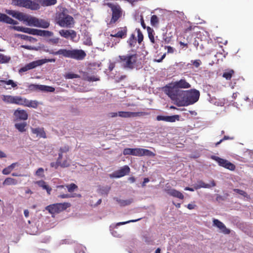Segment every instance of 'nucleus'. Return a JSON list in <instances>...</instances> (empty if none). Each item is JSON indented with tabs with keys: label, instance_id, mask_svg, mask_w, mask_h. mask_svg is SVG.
<instances>
[{
	"label": "nucleus",
	"instance_id": "5fc2aeb1",
	"mask_svg": "<svg viewBox=\"0 0 253 253\" xmlns=\"http://www.w3.org/2000/svg\"><path fill=\"white\" fill-rule=\"evenodd\" d=\"M233 191L243 196L244 197L250 198V196L248 195V194L244 191L239 189H234Z\"/></svg>",
	"mask_w": 253,
	"mask_h": 253
},
{
	"label": "nucleus",
	"instance_id": "58836bf2",
	"mask_svg": "<svg viewBox=\"0 0 253 253\" xmlns=\"http://www.w3.org/2000/svg\"><path fill=\"white\" fill-rule=\"evenodd\" d=\"M81 197V195L80 194L74 193L73 194H60L58 196V198L65 199V198H74V197Z\"/></svg>",
	"mask_w": 253,
	"mask_h": 253
},
{
	"label": "nucleus",
	"instance_id": "37998d69",
	"mask_svg": "<svg viewBox=\"0 0 253 253\" xmlns=\"http://www.w3.org/2000/svg\"><path fill=\"white\" fill-rule=\"evenodd\" d=\"M10 60V57L0 53V63L4 64L8 63Z\"/></svg>",
	"mask_w": 253,
	"mask_h": 253
},
{
	"label": "nucleus",
	"instance_id": "a18cd8bd",
	"mask_svg": "<svg viewBox=\"0 0 253 253\" xmlns=\"http://www.w3.org/2000/svg\"><path fill=\"white\" fill-rule=\"evenodd\" d=\"M127 42L129 44L130 47L134 46L136 44V39L135 37V35L134 34H132L127 41Z\"/></svg>",
	"mask_w": 253,
	"mask_h": 253
},
{
	"label": "nucleus",
	"instance_id": "864d4df0",
	"mask_svg": "<svg viewBox=\"0 0 253 253\" xmlns=\"http://www.w3.org/2000/svg\"><path fill=\"white\" fill-rule=\"evenodd\" d=\"M41 87H42L41 88V90L46 92H54L55 90V88L52 86L42 85V86H41Z\"/></svg>",
	"mask_w": 253,
	"mask_h": 253
},
{
	"label": "nucleus",
	"instance_id": "423d86ee",
	"mask_svg": "<svg viewBox=\"0 0 253 253\" xmlns=\"http://www.w3.org/2000/svg\"><path fill=\"white\" fill-rule=\"evenodd\" d=\"M71 206L69 203H56L49 205L45 207V210L51 214L59 213L66 210Z\"/></svg>",
	"mask_w": 253,
	"mask_h": 253
},
{
	"label": "nucleus",
	"instance_id": "69168bd1",
	"mask_svg": "<svg viewBox=\"0 0 253 253\" xmlns=\"http://www.w3.org/2000/svg\"><path fill=\"white\" fill-rule=\"evenodd\" d=\"M11 170H10V169H9V168L8 166L7 168H4L2 170V172L3 174L7 175V174H9L11 172Z\"/></svg>",
	"mask_w": 253,
	"mask_h": 253
},
{
	"label": "nucleus",
	"instance_id": "c756f323",
	"mask_svg": "<svg viewBox=\"0 0 253 253\" xmlns=\"http://www.w3.org/2000/svg\"><path fill=\"white\" fill-rule=\"evenodd\" d=\"M37 2L43 6H48L55 4L57 0H37Z\"/></svg>",
	"mask_w": 253,
	"mask_h": 253
},
{
	"label": "nucleus",
	"instance_id": "a211bd4d",
	"mask_svg": "<svg viewBox=\"0 0 253 253\" xmlns=\"http://www.w3.org/2000/svg\"><path fill=\"white\" fill-rule=\"evenodd\" d=\"M165 191L168 194L173 197L177 198L181 200L184 199L183 194L176 189L167 188L165 189Z\"/></svg>",
	"mask_w": 253,
	"mask_h": 253
},
{
	"label": "nucleus",
	"instance_id": "393cba45",
	"mask_svg": "<svg viewBox=\"0 0 253 253\" xmlns=\"http://www.w3.org/2000/svg\"><path fill=\"white\" fill-rule=\"evenodd\" d=\"M139 148H125L123 151L124 155H131L133 156H138Z\"/></svg>",
	"mask_w": 253,
	"mask_h": 253
},
{
	"label": "nucleus",
	"instance_id": "79ce46f5",
	"mask_svg": "<svg viewBox=\"0 0 253 253\" xmlns=\"http://www.w3.org/2000/svg\"><path fill=\"white\" fill-rule=\"evenodd\" d=\"M3 84L7 85H11V87L14 88L17 86V84L12 80L5 81L3 80H0V85H2Z\"/></svg>",
	"mask_w": 253,
	"mask_h": 253
},
{
	"label": "nucleus",
	"instance_id": "2f4dec72",
	"mask_svg": "<svg viewBox=\"0 0 253 253\" xmlns=\"http://www.w3.org/2000/svg\"><path fill=\"white\" fill-rule=\"evenodd\" d=\"M118 203L121 207H125L126 206L129 205L133 201L132 199H129L127 200H122L117 198H115Z\"/></svg>",
	"mask_w": 253,
	"mask_h": 253
},
{
	"label": "nucleus",
	"instance_id": "a19ab883",
	"mask_svg": "<svg viewBox=\"0 0 253 253\" xmlns=\"http://www.w3.org/2000/svg\"><path fill=\"white\" fill-rule=\"evenodd\" d=\"M180 120V116L178 115H174L173 116H167V122L173 123Z\"/></svg>",
	"mask_w": 253,
	"mask_h": 253
},
{
	"label": "nucleus",
	"instance_id": "09e8293b",
	"mask_svg": "<svg viewBox=\"0 0 253 253\" xmlns=\"http://www.w3.org/2000/svg\"><path fill=\"white\" fill-rule=\"evenodd\" d=\"M66 187L67 188L68 191L69 192H73L75 190L78 189V186L74 183H71L70 184H68L65 185Z\"/></svg>",
	"mask_w": 253,
	"mask_h": 253
},
{
	"label": "nucleus",
	"instance_id": "bb28decb",
	"mask_svg": "<svg viewBox=\"0 0 253 253\" xmlns=\"http://www.w3.org/2000/svg\"><path fill=\"white\" fill-rule=\"evenodd\" d=\"M39 21V19L35 17H32V16H27L26 21L27 23V25L29 26H33L35 27H37L38 25V22Z\"/></svg>",
	"mask_w": 253,
	"mask_h": 253
},
{
	"label": "nucleus",
	"instance_id": "f8f14e48",
	"mask_svg": "<svg viewBox=\"0 0 253 253\" xmlns=\"http://www.w3.org/2000/svg\"><path fill=\"white\" fill-rule=\"evenodd\" d=\"M147 114L144 112H132L127 111H119L118 112V116L124 118H134L137 117H141L146 115Z\"/></svg>",
	"mask_w": 253,
	"mask_h": 253
},
{
	"label": "nucleus",
	"instance_id": "6ab92c4d",
	"mask_svg": "<svg viewBox=\"0 0 253 253\" xmlns=\"http://www.w3.org/2000/svg\"><path fill=\"white\" fill-rule=\"evenodd\" d=\"M38 66H39L38 63V61H34L26 64L24 67L21 68L19 70V73H22L23 72H25L28 70L33 69Z\"/></svg>",
	"mask_w": 253,
	"mask_h": 253
},
{
	"label": "nucleus",
	"instance_id": "9d476101",
	"mask_svg": "<svg viewBox=\"0 0 253 253\" xmlns=\"http://www.w3.org/2000/svg\"><path fill=\"white\" fill-rule=\"evenodd\" d=\"M50 167L57 169L59 167L63 168H67L70 165V160L67 156H66L65 159L62 161L61 159L57 158L55 162L50 163Z\"/></svg>",
	"mask_w": 253,
	"mask_h": 253
},
{
	"label": "nucleus",
	"instance_id": "6e6d98bb",
	"mask_svg": "<svg viewBox=\"0 0 253 253\" xmlns=\"http://www.w3.org/2000/svg\"><path fill=\"white\" fill-rule=\"evenodd\" d=\"M137 32V41L139 43H141L143 40V35L139 29H136Z\"/></svg>",
	"mask_w": 253,
	"mask_h": 253
},
{
	"label": "nucleus",
	"instance_id": "c03bdc74",
	"mask_svg": "<svg viewBox=\"0 0 253 253\" xmlns=\"http://www.w3.org/2000/svg\"><path fill=\"white\" fill-rule=\"evenodd\" d=\"M27 16V15L24 14L23 13L18 11L16 14L15 18L20 21L25 22Z\"/></svg>",
	"mask_w": 253,
	"mask_h": 253
},
{
	"label": "nucleus",
	"instance_id": "0eeeda50",
	"mask_svg": "<svg viewBox=\"0 0 253 253\" xmlns=\"http://www.w3.org/2000/svg\"><path fill=\"white\" fill-rule=\"evenodd\" d=\"M2 100L7 104H13L24 106L25 98L18 95H3Z\"/></svg>",
	"mask_w": 253,
	"mask_h": 253
},
{
	"label": "nucleus",
	"instance_id": "8fccbe9b",
	"mask_svg": "<svg viewBox=\"0 0 253 253\" xmlns=\"http://www.w3.org/2000/svg\"><path fill=\"white\" fill-rule=\"evenodd\" d=\"M151 24L153 26H156L159 23V19L157 15H153L151 17Z\"/></svg>",
	"mask_w": 253,
	"mask_h": 253
},
{
	"label": "nucleus",
	"instance_id": "de8ad7c7",
	"mask_svg": "<svg viewBox=\"0 0 253 253\" xmlns=\"http://www.w3.org/2000/svg\"><path fill=\"white\" fill-rule=\"evenodd\" d=\"M19 37L22 39H23V40H25L26 41H28L31 42H36L37 41L36 39H35L33 37H30V36L25 35H19Z\"/></svg>",
	"mask_w": 253,
	"mask_h": 253
},
{
	"label": "nucleus",
	"instance_id": "a878e982",
	"mask_svg": "<svg viewBox=\"0 0 253 253\" xmlns=\"http://www.w3.org/2000/svg\"><path fill=\"white\" fill-rule=\"evenodd\" d=\"M127 28L126 27L123 28L120 31H119L115 34H111L110 36L112 37L124 38L126 36Z\"/></svg>",
	"mask_w": 253,
	"mask_h": 253
},
{
	"label": "nucleus",
	"instance_id": "603ef678",
	"mask_svg": "<svg viewBox=\"0 0 253 253\" xmlns=\"http://www.w3.org/2000/svg\"><path fill=\"white\" fill-rule=\"evenodd\" d=\"M42 85L31 84L29 85L28 88L31 91L41 90V88H42L41 86H42Z\"/></svg>",
	"mask_w": 253,
	"mask_h": 253
},
{
	"label": "nucleus",
	"instance_id": "7ed1b4c3",
	"mask_svg": "<svg viewBox=\"0 0 253 253\" xmlns=\"http://www.w3.org/2000/svg\"><path fill=\"white\" fill-rule=\"evenodd\" d=\"M54 55H62L64 57L71 58L77 60H83L86 56V53L82 49L67 50L60 49L55 52H51Z\"/></svg>",
	"mask_w": 253,
	"mask_h": 253
},
{
	"label": "nucleus",
	"instance_id": "0e129e2a",
	"mask_svg": "<svg viewBox=\"0 0 253 253\" xmlns=\"http://www.w3.org/2000/svg\"><path fill=\"white\" fill-rule=\"evenodd\" d=\"M156 120L158 121H165L167 122V116L158 115L157 116Z\"/></svg>",
	"mask_w": 253,
	"mask_h": 253
},
{
	"label": "nucleus",
	"instance_id": "39448f33",
	"mask_svg": "<svg viewBox=\"0 0 253 253\" xmlns=\"http://www.w3.org/2000/svg\"><path fill=\"white\" fill-rule=\"evenodd\" d=\"M55 21L56 23L61 27L72 28L75 24L73 17L63 12L56 13Z\"/></svg>",
	"mask_w": 253,
	"mask_h": 253
},
{
	"label": "nucleus",
	"instance_id": "f257e3e1",
	"mask_svg": "<svg viewBox=\"0 0 253 253\" xmlns=\"http://www.w3.org/2000/svg\"><path fill=\"white\" fill-rule=\"evenodd\" d=\"M200 95V91L196 89L184 90L178 106H187L192 105L198 101Z\"/></svg>",
	"mask_w": 253,
	"mask_h": 253
},
{
	"label": "nucleus",
	"instance_id": "20e7f679",
	"mask_svg": "<svg viewBox=\"0 0 253 253\" xmlns=\"http://www.w3.org/2000/svg\"><path fill=\"white\" fill-rule=\"evenodd\" d=\"M118 62L126 69H133L137 66L138 56L136 53L119 55Z\"/></svg>",
	"mask_w": 253,
	"mask_h": 253
},
{
	"label": "nucleus",
	"instance_id": "774afa93",
	"mask_svg": "<svg viewBox=\"0 0 253 253\" xmlns=\"http://www.w3.org/2000/svg\"><path fill=\"white\" fill-rule=\"evenodd\" d=\"M59 39L58 38H52L49 39V42L53 44H57L59 42Z\"/></svg>",
	"mask_w": 253,
	"mask_h": 253
},
{
	"label": "nucleus",
	"instance_id": "2eb2a0df",
	"mask_svg": "<svg viewBox=\"0 0 253 253\" xmlns=\"http://www.w3.org/2000/svg\"><path fill=\"white\" fill-rule=\"evenodd\" d=\"M213 224L214 226L218 227L221 232L224 234H229L230 233V230L227 229L222 222L217 219H213Z\"/></svg>",
	"mask_w": 253,
	"mask_h": 253
},
{
	"label": "nucleus",
	"instance_id": "338daca9",
	"mask_svg": "<svg viewBox=\"0 0 253 253\" xmlns=\"http://www.w3.org/2000/svg\"><path fill=\"white\" fill-rule=\"evenodd\" d=\"M165 48L167 49L168 53H173L174 51V49L170 46H165Z\"/></svg>",
	"mask_w": 253,
	"mask_h": 253
},
{
	"label": "nucleus",
	"instance_id": "b1692460",
	"mask_svg": "<svg viewBox=\"0 0 253 253\" xmlns=\"http://www.w3.org/2000/svg\"><path fill=\"white\" fill-rule=\"evenodd\" d=\"M138 157L148 156L155 157L156 154L150 150L146 149L139 148Z\"/></svg>",
	"mask_w": 253,
	"mask_h": 253
},
{
	"label": "nucleus",
	"instance_id": "ea45409f",
	"mask_svg": "<svg viewBox=\"0 0 253 253\" xmlns=\"http://www.w3.org/2000/svg\"><path fill=\"white\" fill-rule=\"evenodd\" d=\"M234 74V71L232 69L228 70L223 73L222 77L225 78L227 80H230L232 78Z\"/></svg>",
	"mask_w": 253,
	"mask_h": 253
},
{
	"label": "nucleus",
	"instance_id": "4468645a",
	"mask_svg": "<svg viewBox=\"0 0 253 253\" xmlns=\"http://www.w3.org/2000/svg\"><path fill=\"white\" fill-rule=\"evenodd\" d=\"M130 171V169L128 166H125L120 169L115 171L113 173L114 177L119 178L127 174Z\"/></svg>",
	"mask_w": 253,
	"mask_h": 253
},
{
	"label": "nucleus",
	"instance_id": "49530a36",
	"mask_svg": "<svg viewBox=\"0 0 253 253\" xmlns=\"http://www.w3.org/2000/svg\"><path fill=\"white\" fill-rule=\"evenodd\" d=\"M110 190V188L109 187H108V186L101 187L99 189V192L102 195H107L108 194V193H109Z\"/></svg>",
	"mask_w": 253,
	"mask_h": 253
},
{
	"label": "nucleus",
	"instance_id": "4be33fe9",
	"mask_svg": "<svg viewBox=\"0 0 253 253\" xmlns=\"http://www.w3.org/2000/svg\"><path fill=\"white\" fill-rule=\"evenodd\" d=\"M174 83L180 89V88L187 89L191 87V84L185 79H181Z\"/></svg>",
	"mask_w": 253,
	"mask_h": 253
},
{
	"label": "nucleus",
	"instance_id": "c9c22d12",
	"mask_svg": "<svg viewBox=\"0 0 253 253\" xmlns=\"http://www.w3.org/2000/svg\"><path fill=\"white\" fill-rule=\"evenodd\" d=\"M18 184V181L16 179L11 178V177H7L5 179L4 181L2 183L3 185H16Z\"/></svg>",
	"mask_w": 253,
	"mask_h": 253
},
{
	"label": "nucleus",
	"instance_id": "3c124183",
	"mask_svg": "<svg viewBox=\"0 0 253 253\" xmlns=\"http://www.w3.org/2000/svg\"><path fill=\"white\" fill-rule=\"evenodd\" d=\"M38 63L39 64V66H41L42 64L46 63L47 62H54L55 61V59H40L38 60Z\"/></svg>",
	"mask_w": 253,
	"mask_h": 253
},
{
	"label": "nucleus",
	"instance_id": "cd10ccee",
	"mask_svg": "<svg viewBox=\"0 0 253 253\" xmlns=\"http://www.w3.org/2000/svg\"><path fill=\"white\" fill-rule=\"evenodd\" d=\"M27 5L25 8H29L32 10H38L40 8L39 3H37L35 1H33L31 0H28Z\"/></svg>",
	"mask_w": 253,
	"mask_h": 253
},
{
	"label": "nucleus",
	"instance_id": "052dcab7",
	"mask_svg": "<svg viewBox=\"0 0 253 253\" xmlns=\"http://www.w3.org/2000/svg\"><path fill=\"white\" fill-rule=\"evenodd\" d=\"M191 62L192 63V65L196 68L199 67L202 63L201 60L199 59L192 60Z\"/></svg>",
	"mask_w": 253,
	"mask_h": 253
},
{
	"label": "nucleus",
	"instance_id": "473e14b6",
	"mask_svg": "<svg viewBox=\"0 0 253 253\" xmlns=\"http://www.w3.org/2000/svg\"><path fill=\"white\" fill-rule=\"evenodd\" d=\"M12 28L17 31L22 32L23 33H28L32 35L33 30V29L32 28H25L23 27L15 26H13Z\"/></svg>",
	"mask_w": 253,
	"mask_h": 253
},
{
	"label": "nucleus",
	"instance_id": "13d9d810",
	"mask_svg": "<svg viewBox=\"0 0 253 253\" xmlns=\"http://www.w3.org/2000/svg\"><path fill=\"white\" fill-rule=\"evenodd\" d=\"M65 77L66 79H72L74 78H78L80 77V76L77 74L69 73L66 74Z\"/></svg>",
	"mask_w": 253,
	"mask_h": 253
},
{
	"label": "nucleus",
	"instance_id": "5701e85b",
	"mask_svg": "<svg viewBox=\"0 0 253 253\" xmlns=\"http://www.w3.org/2000/svg\"><path fill=\"white\" fill-rule=\"evenodd\" d=\"M35 183L37 184L39 187L42 188L43 189L45 190L48 195L50 194L52 188L46 183L42 180H39L35 182Z\"/></svg>",
	"mask_w": 253,
	"mask_h": 253
},
{
	"label": "nucleus",
	"instance_id": "c85d7f7f",
	"mask_svg": "<svg viewBox=\"0 0 253 253\" xmlns=\"http://www.w3.org/2000/svg\"><path fill=\"white\" fill-rule=\"evenodd\" d=\"M39 105V102L36 100H29L25 98L24 106L37 108Z\"/></svg>",
	"mask_w": 253,
	"mask_h": 253
},
{
	"label": "nucleus",
	"instance_id": "f3484780",
	"mask_svg": "<svg viewBox=\"0 0 253 253\" xmlns=\"http://www.w3.org/2000/svg\"><path fill=\"white\" fill-rule=\"evenodd\" d=\"M216 184L214 180L211 181V184H206L202 180L197 181V183L194 185V189L196 190L200 189L201 188H210L211 187H214Z\"/></svg>",
	"mask_w": 253,
	"mask_h": 253
},
{
	"label": "nucleus",
	"instance_id": "e2e57ef3",
	"mask_svg": "<svg viewBox=\"0 0 253 253\" xmlns=\"http://www.w3.org/2000/svg\"><path fill=\"white\" fill-rule=\"evenodd\" d=\"M232 138H231L228 136H224V137L221 139V140H220L219 141L217 142L215 144V146L216 147H217L219 144H220L222 142H223L224 140H229V139H232Z\"/></svg>",
	"mask_w": 253,
	"mask_h": 253
},
{
	"label": "nucleus",
	"instance_id": "ddd939ff",
	"mask_svg": "<svg viewBox=\"0 0 253 253\" xmlns=\"http://www.w3.org/2000/svg\"><path fill=\"white\" fill-rule=\"evenodd\" d=\"M59 34L61 37L67 39H70L73 41L77 37V33L73 30L62 29L59 31Z\"/></svg>",
	"mask_w": 253,
	"mask_h": 253
},
{
	"label": "nucleus",
	"instance_id": "4c0bfd02",
	"mask_svg": "<svg viewBox=\"0 0 253 253\" xmlns=\"http://www.w3.org/2000/svg\"><path fill=\"white\" fill-rule=\"evenodd\" d=\"M12 1L14 5L25 7L27 5L28 0H12Z\"/></svg>",
	"mask_w": 253,
	"mask_h": 253
},
{
	"label": "nucleus",
	"instance_id": "4d7b16f0",
	"mask_svg": "<svg viewBox=\"0 0 253 253\" xmlns=\"http://www.w3.org/2000/svg\"><path fill=\"white\" fill-rule=\"evenodd\" d=\"M36 175L41 177H44V175L43 169L42 168H39L36 172Z\"/></svg>",
	"mask_w": 253,
	"mask_h": 253
},
{
	"label": "nucleus",
	"instance_id": "9b49d317",
	"mask_svg": "<svg viewBox=\"0 0 253 253\" xmlns=\"http://www.w3.org/2000/svg\"><path fill=\"white\" fill-rule=\"evenodd\" d=\"M13 117L15 121H25L28 119V114L25 110L18 108L14 111Z\"/></svg>",
	"mask_w": 253,
	"mask_h": 253
},
{
	"label": "nucleus",
	"instance_id": "bf43d9fd",
	"mask_svg": "<svg viewBox=\"0 0 253 253\" xmlns=\"http://www.w3.org/2000/svg\"><path fill=\"white\" fill-rule=\"evenodd\" d=\"M141 219V218H138V219H137L130 220H128V221H125V222H118V223H117V226H120V225H124V224L130 223V222H136V221L140 220Z\"/></svg>",
	"mask_w": 253,
	"mask_h": 253
},
{
	"label": "nucleus",
	"instance_id": "6e6552de",
	"mask_svg": "<svg viewBox=\"0 0 253 253\" xmlns=\"http://www.w3.org/2000/svg\"><path fill=\"white\" fill-rule=\"evenodd\" d=\"M107 5L112 11V18L109 23V25L115 24L122 16L121 7L119 5H115L112 3H107Z\"/></svg>",
	"mask_w": 253,
	"mask_h": 253
},
{
	"label": "nucleus",
	"instance_id": "7c9ffc66",
	"mask_svg": "<svg viewBox=\"0 0 253 253\" xmlns=\"http://www.w3.org/2000/svg\"><path fill=\"white\" fill-rule=\"evenodd\" d=\"M27 123L24 122L15 124L14 126L19 132H23L26 130V127L27 126Z\"/></svg>",
	"mask_w": 253,
	"mask_h": 253
},
{
	"label": "nucleus",
	"instance_id": "e433bc0d",
	"mask_svg": "<svg viewBox=\"0 0 253 253\" xmlns=\"http://www.w3.org/2000/svg\"><path fill=\"white\" fill-rule=\"evenodd\" d=\"M147 30L150 42L153 44L155 43V41L154 38V31L153 29L150 27H147Z\"/></svg>",
	"mask_w": 253,
	"mask_h": 253
},
{
	"label": "nucleus",
	"instance_id": "1a4fd4ad",
	"mask_svg": "<svg viewBox=\"0 0 253 253\" xmlns=\"http://www.w3.org/2000/svg\"><path fill=\"white\" fill-rule=\"evenodd\" d=\"M211 158L215 161L220 167H223L232 171L235 169V166L227 160L221 158L216 156H211Z\"/></svg>",
	"mask_w": 253,
	"mask_h": 253
},
{
	"label": "nucleus",
	"instance_id": "dca6fc26",
	"mask_svg": "<svg viewBox=\"0 0 253 253\" xmlns=\"http://www.w3.org/2000/svg\"><path fill=\"white\" fill-rule=\"evenodd\" d=\"M32 35L43 37H49L52 36L53 33V32L49 31L33 29Z\"/></svg>",
	"mask_w": 253,
	"mask_h": 253
},
{
	"label": "nucleus",
	"instance_id": "72a5a7b5",
	"mask_svg": "<svg viewBox=\"0 0 253 253\" xmlns=\"http://www.w3.org/2000/svg\"><path fill=\"white\" fill-rule=\"evenodd\" d=\"M69 151V147L67 145H65L61 147L59 149L58 158L62 160L63 155L64 153H67Z\"/></svg>",
	"mask_w": 253,
	"mask_h": 253
},
{
	"label": "nucleus",
	"instance_id": "f03ea898",
	"mask_svg": "<svg viewBox=\"0 0 253 253\" xmlns=\"http://www.w3.org/2000/svg\"><path fill=\"white\" fill-rule=\"evenodd\" d=\"M183 91L180 89L174 82H172L164 87L165 92L172 101L175 102L177 106L179 104V101L181 99Z\"/></svg>",
	"mask_w": 253,
	"mask_h": 253
},
{
	"label": "nucleus",
	"instance_id": "412c9836",
	"mask_svg": "<svg viewBox=\"0 0 253 253\" xmlns=\"http://www.w3.org/2000/svg\"><path fill=\"white\" fill-rule=\"evenodd\" d=\"M31 129L32 133L36 134L37 136L43 138H46V133L43 127H31Z\"/></svg>",
	"mask_w": 253,
	"mask_h": 253
},
{
	"label": "nucleus",
	"instance_id": "f704fd0d",
	"mask_svg": "<svg viewBox=\"0 0 253 253\" xmlns=\"http://www.w3.org/2000/svg\"><path fill=\"white\" fill-rule=\"evenodd\" d=\"M50 25V23L48 20L44 19H39L38 22L37 27H41L42 28H47Z\"/></svg>",
	"mask_w": 253,
	"mask_h": 253
},
{
	"label": "nucleus",
	"instance_id": "aec40b11",
	"mask_svg": "<svg viewBox=\"0 0 253 253\" xmlns=\"http://www.w3.org/2000/svg\"><path fill=\"white\" fill-rule=\"evenodd\" d=\"M0 22L14 25L18 24L17 21L12 19L7 15L1 13H0Z\"/></svg>",
	"mask_w": 253,
	"mask_h": 253
},
{
	"label": "nucleus",
	"instance_id": "680f3d73",
	"mask_svg": "<svg viewBox=\"0 0 253 253\" xmlns=\"http://www.w3.org/2000/svg\"><path fill=\"white\" fill-rule=\"evenodd\" d=\"M18 11L12 10H6V12L7 14L11 15L13 17L15 18L16 14Z\"/></svg>",
	"mask_w": 253,
	"mask_h": 253
}]
</instances>
